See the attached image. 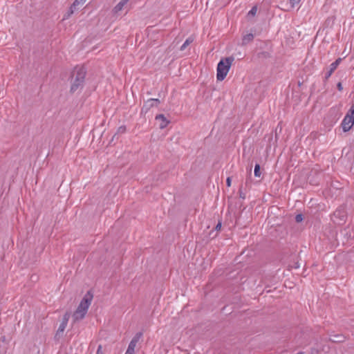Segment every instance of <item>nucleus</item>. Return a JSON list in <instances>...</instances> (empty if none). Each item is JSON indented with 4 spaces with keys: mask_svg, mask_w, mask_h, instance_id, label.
I'll list each match as a JSON object with an SVG mask.
<instances>
[{
    "mask_svg": "<svg viewBox=\"0 0 354 354\" xmlns=\"http://www.w3.org/2000/svg\"><path fill=\"white\" fill-rule=\"evenodd\" d=\"M93 298V295L91 291H88L81 300L76 310L73 315V322H78L83 319L88 311V309L91 304Z\"/></svg>",
    "mask_w": 354,
    "mask_h": 354,
    "instance_id": "obj_1",
    "label": "nucleus"
},
{
    "mask_svg": "<svg viewBox=\"0 0 354 354\" xmlns=\"http://www.w3.org/2000/svg\"><path fill=\"white\" fill-rule=\"evenodd\" d=\"M86 70L83 67H76L73 72L71 92L75 93L82 88L84 83Z\"/></svg>",
    "mask_w": 354,
    "mask_h": 354,
    "instance_id": "obj_2",
    "label": "nucleus"
},
{
    "mask_svg": "<svg viewBox=\"0 0 354 354\" xmlns=\"http://www.w3.org/2000/svg\"><path fill=\"white\" fill-rule=\"evenodd\" d=\"M234 59L232 57H229L221 59L218 62L217 65V80L222 81L225 78Z\"/></svg>",
    "mask_w": 354,
    "mask_h": 354,
    "instance_id": "obj_3",
    "label": "nucleus"
},
{
    "mask_svg": "<svg viewBox=\"0 0 354 354\" xmlns=\"http://www.w3.org/2000/svg\"><path fill=\"white\" fill-rule=\"evenodd\" d=\"M354 124V104L351 106L350 109L344 116L342 121V127L343 131L346 132L349 131Z\"/></svg>",
    "mask_w": 354,
    "mask_h": 354,
    "instance_id": "obj_4",
    "label": "nucleus"
},
{
    "mask_svg": "<svg viewBox=\"0 0 354 354\" xmlns=\"http://www.w3.org/2000/svg\"><path fill=\"white\" fill-rule=\"evenodd\" d=\"M160 100L158 99H155V98H151V99H149L148 100H147L142 109H141V112L142 113H147L151 108L153 107V106H158V105L160 104Z\"/></svg>",
    "mask_w": 354,
    "mask_h": 354,
    "instance_id": "obj_5",
    "label": "nucleus"
},
{
    "mask_svg": "<svg viewBox=\"0 0 354 354\" xmlns=\"http://www.w3.org/2000/svg\"><path fill=\"white\" fill-rule=\"evenodd\" d=\"M69 318H70V313L67 312L63 316L62 323L60 324V325L58 328V330H57V333H62L64 331V330L66 329V328L67 326Z\"/></svg>",
    "mask_w": 354,
    "mask_h": 354,
    "instance_id": "obj_6",
    "label": "nucleus"
},
{
    "mask_svg": "<svg viewBox=\"0 0 354 354\" xmlns=\"http://www.w3.org/2000/svg\"><path fill=\"white\" fill-rule=\"evenodd\" d=\"M155 119L158 122L159 127L161 129L165 128L169 123V120H168L163 114L157 115Z\"/></svg>",
    "mask_w": 354,
    "mask_h": 354,
    "instance_id": "obj_7",
    "label": "nucleus"
},
{
    "mask_svg": "<svg viewBox=\"0 0 354 354\" xmlns=\"http://www.w3.org/2000/svg\"><path fill=\"white\" fill-rule=\"evenodd\" d=\"M341 61H342V59L341 58H338L335 62H333L332 64H330V69H329V71L325 75V78L326 80L328 79L330 77V75L333 74V73L337 68V66L339 64V63L341 62Z\"/></svg>",
    "mask_w": 354,
    "mask_h": 354,
    "instance_id": "obj_8",
    "label": "nucleus"
},
{
    "mask_svg": "<svg viewBox=\"0 0 354 354\" xmlns=\"http://www.w3.org/2000/svg\"><path fill=\"white\" fill-rule=\"evenodd\" d=\"M85 2L86 0H75V1L70 8L69 15H72L75 12V10L77 9V7L79 6H82Z\"/></svg>",
    "mask_w": 354,
    "mask_h": 354,
    "instance_id": "obj_9",
    "label": "nucleus"
},
{
    "mask_svg": "<svg viewBox=\"0 0 354 354\" xmlns=\"http://www.w3.org/2000/svg\"><path fill=\"white\" fill-rule=\"evenodd\" d=\"M334 217H338L340 219V221H344V219H345V217H346V214H345V212L344 210V209H337L334 214Z\"/></svg>",
    "mask_w": 354,
    "mask_h": 354,
    "instance_id": "obj_10",
    "label": "nucleus"
},
{
    "mask_svg": "<svg viewBox=\"0 0 354 354\" xmlns=\"http://www.w3.org/2000/svg\"><path fill=\"white\" fill-rule=\"evenodd\" d=\"M254 39V35L252 33H248L244 35L242 38V45H246L249 42L252 41Z\"/></svg>",
    "mask_w": 354,
    "mask_h": 354,
    "instance_id": "obj_11",
    "label": "nucleus"
},
{
    "mask_svg": "<svg viewBox=\"0 0 354 354\" xmlns=\"http://www.w3.org/2000/svg\"><path fill=\"white\" fill-rule=\"evenodd\" d=\"M194 37H189L180 46V50H184L187 48V46H188L190 44H192L194 41Z\"/></svg>",
    "mask_w": 354,
    "mask_h": 354,
    "instance_id": "obj_12",
    "label": "nucleus"
},
{
    "mask_svg": "<svg viewBox=\"0 0 354 354\" xmlns=\"http://www.w3.org/2000/svg\"><path fill=\"white\" fill-rule=\"evenodd\" d=\"M330 339L334 342H342L344 340V337L341 335H333L330 337Z\"/></svg>",
    "mask_w": 354,
    "mask_h": 354,
    "instance_id": "obj_13",
    "label": "nucleus"
},
{
    "mask_svg": "<svg viewBox=\"0 0 354 354\" xmlns=\"http://www.w3.org/2000/svg\"><path fill=\"white\" fill-rule=\"evenodd\" d=\"M135 348L134 342H130L125 354H134Z\"/></svg>",
    "mask_w": 354,
    "mask_h": 354,
    "instance_id": "obj_14",
    "label": "nucleus"
},
{
    "mask_svg": "<svg viewBox=\"0 0 354 354\" xmlns=\"http://www.w3.org/2000/svg\"><path fill=\"white\" fill-rule=\"evenodd\" d=\"M129 0H121L115 7L116 11H120L124 6L127 3Z\"/></svg>",
    "mask_w": 354,
    "mask_h": 354,
    "instance_id": "obj_15",
    "label": "nucleus"
},
{
    "mask_svg": "<svg viewBox=\"0 0 354 354\" xmlns=\"http://www.w3.org/2000/svg\"><path fill=\"white\" fill-rule=\"evenodd\" d=\"M254 174L256 177H260L261 171H260V165L259 164H256V165L254 167Z\"/></svg>",
    "mask_w": 354,
    "mask_h": 354,
    "instance_id": "obj_16",
    "label": "nucleus"
},
{
    "mask_svg": "<svg viewBox=\"0 0 354 354\" xmlns=\"http://www.w3.org/2000/svg\"><path fill=\"white\" fill-rule=\"evenodd\" d=\"M142 333H137L135 337L131 339V342H134V344L135 346H136V344L137 342L139 341L140 338L142 336Z\"/></svg>",
    "mask_w": 354,
    "mask_h": 354,
    "instance_id": "obj_17",
    "label": "nucleus"
},
{
    "mask_svg": "<svg viewBox=\"0 0 354 354\" xmlns=\"http://www.w3.org/2000/svg\"><path fill=\"white\" fill-rule=\"evenodd\" d=\"M300 1L301 0H290V7L292 8H294L295 7L299 5Z\"/></svg>",
    "mask_w": 354,
    "mask_h": 354,
    "instance_id": "obj_18",
    "label": "nucleus"
},
{
    "mask_svg": "<svg viewBox=\"0 0 354 354\" xmlns=\"http://www.w3.org/2000/svg\"><path fill=\"white\" fill-rule=\"evenodd\" d=\"M295 221L297 222V223H299V222H301L303 221V215L301 214H299L297 215H296L295 216Z\"/></svg>",
    "mask_w": 354,
    "mask_h": 354,
    "instance_id": "obj_19",
    "label": "nucleus"
},
{
    "mask_svg": "<svg viewBox=\"0 0 354 354\" xmlns=\"http://www.w3.org/2000/svg\"><path fill=\"white\" fill-rule=\"evenodd\" d=\"M257 7H253L252 9L249 11L248 15H254L257 13Z\"/></svg>",
    "mask_w": 354,
    "mask_h": 354,
    "instance_id": "obj_20",
    "label": "nucleus"
},
{
    "mask_svg": "<svg viewBox=\"0 0 354 354\" xmlns=\"http://www.w3.org/2000/svg\"><path fill=\"white\" fill-rule=\"evenodd\" d=\"M337 88H338L339 91H342L343 86H342V84L341 82H339L337 84Z\"/></svg>",
    "mask_w": 354,
    "mask_h": 354,
    "instance_id": "obj_21",
    "label": "nucleus"
},
{
    "mask_svg": "<svg viewBox=\"0 0 354 354\" xmlns=\"http://www.w3.org/2000/svg\"><path fill=\"white\" fill-rule=\"evenodd\" d=\"M226 184L228 187L231 185V178L228 177L226 180Z\"/></svg>",
    "mask_w": 354,
    "mask_h": 354,
    "instance_id": "obj_22",
    "label": "nucleus"
},
{
    "mask_svg": "<svg viewBox=\"0 0 354 354\" xmlns=\"http://www.w3.org/2000/svg\"><path fill=\"white\" fill-rule=\"evenodd\" d=\"M221 223H218L216 225V230H221Z\"/></svg>",
    "mask_w": 354,
    "mask_h": 354,
    "instance_id": "obj_23",
    "label": "nucleus"
},
{
    "mask_svg": "<svg viewBox=\"0 0 354 354\" xmlns=\"http://www.w3.org/2000/svg\"><path fill=\"white\" fill-rule=\"evenodd\" d=\"M101 348H102V346H99L98 348H97V354H100V353L101 352Z\"/></svg>",
    "mask_w": 354,
    "mask_h": 354,
    "instance_id": "obj_24",
    "label": "nucleus"
},
{
    "mask_svg": "<svg viewBox=\"0 0 354 354\" xmlns=\"http://www.w3.org/2000/svg\"><path fill=\"white\" fill-rule=\"evenodd\" d=\"M121 131L125 130V128L122 129V127H120Z\"/></svg>",
    "mask_w": 354,
    "mask_h": 354,
    "instance_id": "obj_25",
    "label": "nucleus"
},
{
    "mask_svg": "<svg viewBox=\"0 0 354 354\" xmlns=\"http://www.w3.org/2000/svg\"><path fill=\"white\" fill-rule=\"evenodd\" d=\"M121 131L125 130V128L122 129V127H120Z\"/></svg>",
    "mask_w": 354,
    "mask_h": 354,
    "instance_id": "obj_26",
    "label": "nucleus"
},
{
    "mask_svg": "<svg viewBox=\"0 0 354 354\" xmlns=\"http://www.w3.org/2000/svg\"><path fill=\"white\" fill-rule=\"evenodd\" d=\"M121 131L125 130V128L122 129V127H120Z\"/></svg>",
    "mask_w": 354,
    "mask_h": 354,
    "instance_id": "obj_27",
    "label": "nucleus"
}]
</instances>
